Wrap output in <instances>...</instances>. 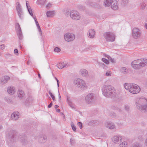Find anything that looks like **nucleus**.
I'll use <instances>...</instances> for the list:
<instances>
[{
    "label": "nucleus",
    "instance_id": "dca6fc26",
    "mask_svg": "<svg viewBox=\"0 0 147 147\" xmlns=\"http://www.w3.org/2000/svg\"><path fill=\"white\" fill-rule=\"evenodd\" d=\"M10 79V77L8 76H5L2 77L1 79L0 83L3 84L7 83Z\"/></svg>",
    "mask_w": 147,
    "mask_h": 147
},
{
    "label": "nucleus",
    "instance_id": "09e8293b",
    "mask_svg": "<svg viewBox=\"0 0 147 147\" xmlns=\"http://www.w3.org/2000/svg\"><path fill=\"white\" fill-rule=\"evenodd\" d=\"M5 47V45L4 44L1 45L0 46V49L1 50L3 49Z\"/></svg>",
    "mask_w": 147,
    "mask_h": 147
},
{
    "label": "nucleus",
    "instance_id": "13d9d810",
    "mask_svg": "<svg viewBox=\"0 0 147 147\" xmlns=\"http://www.w3.org/2000/svg\"><path fill=\"white\" fill-rule=\"evenodd\" d=\"M53 103L52 102H51L48 105V107L49 108H51L52 106Z\"/></svg>",
    "mask_w": 147,
    "mask_h": 147
},
{
    "label": "nucleus",
    "instance_id": "2eb2a0df",
    "mask_svg": "<svg viewBox=\"0 0 147 147\" xmlns=\"http://www.w3.org/2000/svg\"><path fill=\"white\" fill-rule=\"evenodd\" d=\"M117 0H112L111 2V7L114 10H116L118 8Z\"/></svg>",
    "mask_w": 147,
    "mask_h": 147
},
{
    "label": "nucleus",
    "instance_id": "39448f33",
    "mask_svg": "<svg viewBox=\"0 0 147 147\" xmlns=\"http://www.w3.org/2000/svg\"><path fill=\"white\" fill-rule=\"evenodd\" d=\"M96 99L95 94L90 93L86 95L85 98L86 102L88 104H90L93 103Z\"/></svg>",
    "mask_w": 147,
    "mask_h": 147
},
{
    "label": "nucleus",
    "instance_id": "7ed1b4c3",
    "mask_svg": "<svg viewBox=\"0 0 147 147\" xmlns=\"http://www.w3.org/2000/svg\"><path fill=\"white\" fill-rule=\"evenodd\" d=\"M147 65V59H140L135 60L131 63L132 67L134 69H139Z\"/></svg>",
    "mask_w": 147,
    "mask_h": 147
},
{
    "label": "nucleus",
    "instance_id": "774afa93",
    "mask_svg": "<svg viewBox=\"0 0 147 147\" xmlns=\"http://www.w3.org/2000/svg\"><path fill=\"white\" fill-rule=\"evenodd\" d=\"M34 21H35V22L36 24L38 23V21H37V20H35Z\"/></svg>",
    "mask_w": 147,
    "mask_h": 147
},
{
    "label": "nucleus",
    "instance_id": "680f3d73",
    "mask_svg": "<svg viewBox=\"0 0 147 147\" xmlns=\"http://www.w3.org/2000/svg\"><path fill=\"white\" fill-rule=\"evenodd\" d=\"M70 142L71 144H73L74 143V141L72 140L71 139H70Z\"/></svg>",
    "mask_w": 147,
    "mask_h": 147
},
{
    "label": "nucleus",
    "instance_id": "a19ab883",
    "mask_svg": "<svg viewBox=\"0 0 147 147\" xmlns=\"http://www.w3.org/2000/svg\"><path fill=\"white\" fill-rule=\"evenodd\" d=\"M38 2L41 5H43L46 1V0H38Z\"/></svg>",
    "mask_w": 147,
    "mask_h": 147
},
{
    "label": "nucleus",
    "instance_id": "bb28decb",
    "mask_svg": "<svg viewBox=\"0 0 147 147\" xmlns=\"http://www.w3.org/2000/svg\"><path fill=\"white\" fill-rule=\"evenodd\" d=\"M55 13L54 11H48L47 12L46 14L47 17H51Z\"/></svg>",
    "mask_w": 147,
    "mask_h": 147
},
{
    "label": "nucleus",
    "instance_id": "4be33fe9",
    "mask_svg": "<svg viewBox=\"0 0 147 147\" xmlns=\"http://www.w3.org/2000/svg\"><path fill=\"white\" fill-rule=\"evenodd\" d=\"M95 34V31L93 29H91L89 31V37L90 38L94 37Z\"/></svg>",
    "mask_w": 147,
    "mask_h": 147
},
{
    "label": "nucleus",
    "instance_id": "a18cd8bd",
    "mask_svg": "<svg viewBox=\"0 0 147 147\" xmlns=\"http://www.w3.org/2000/svg\"><path fill=\"white\" fill-rule=\"evenodd\" d=\"M52 7V4L50 3H49L46 5V7L47 8H49Z\"/></svg>",
    "mask_w": 147,
    "mask_h": 147
},
{
    "label": "nucleus",
    "instance_id": "ddd939ff",
    "mask_svg": "<svg viewBox=\"0 0 147 147\" xmlns=\"http://www.w3.org/2000/svg\"><path fill=\"white\" fill-rule=\"evenodd\" d=\"M16 8L19 18L22 19L23 18V12L21 7V5L19 2L16 3Z\"/></svg>",
    "mask_w": 147,
    "mask_h": 147
},
{
    "label": "nucleus",
    "instance_id": "c03bdc74",
    "mask_svg": "<svg viewBox=\"0 0 147 147\" xmlns=\"http://www.w3.org/2000/svg\"><path fill=\"white\" fill-rule=\"evenodd\" d=\"M78 125L80 129L82 128V124L81 122H78Z\"/></svg>",
    "mask_w": 147,
    "mask_h": 147
},
{
    "label": "nucleus",
    "instance_id": "412c9836",
    "mask_svg": "<svg viewBox=\"0 0 147 147\" xmlns=\"http://www.w3.org/2000/svg\"><path fill=\"white\" fill-rule=\"evenodd\" d=\"M47 139V137L46 136L42 135L39 137L38 141L40 143H43L46 141Z\"/></svg>",
    "mask_w": 147,
    "mask_h": 147
},
{
    "label": "nucleus",
    "instance_id": "423d86ee",
    "mask_svg": "<svg viewBox=\"0 0 147 147\" xmlns=\"http://www.w3.org/2000/svg\"><path fill=\"white\" fill-rule=\"evenodd\" d=\"M142 35L140 30L137 28H134L132 30V36L134 39H137L140 38Z\"/></svg>",
    "mask_w": 147,
    "mask_h": 147
},
{
    "label": "nucleus",
    "instance_id": "bf43d9fd",
    "mask_svg": "<svg viewBox=\"0 0 147 147\" xmlns=\"http://www.w3.org/2000/svg\"><path fill=\"white\" fill-rule=\"evenodd\" d=\"M146 6V4H142L141 5V6L143 9H144L145 8V7Z\"/></svg>",
    "mask_w": 147,
    "mask_h": 147
},
{
    "label": "nucleus",
    "instance_id": "0e129e2a",
    "mask_svg": "<svg viewBox=\"0 0 147 147\" xmlns=\"http://www.w3.org/2000/svg\"><path fill=\"white\" fill-rule=\"evenodd\" d=\"M59 107V106L57 105H56L55 106V109L58 108Z\"/></svg>",
    "mask_w": 147,
    "mask_h": 147
},
{
    "label": "nucleus",
    "instance_id": "49530a36",
    "mask_svg": "<svg viewBox=\"0 0 147 147\" xmlns=\"http://www.w3.org/2000/svg\"><path fill=\"white\" fill-rule=\"evenodd\" d=\"M108 60L110 61L111 62L113 63H115L114 59L113 58H112L111 57L110 58H109V59H108Z\"/></svg>",
    "mask_w": 147,
    "mask_h": 147
},
{
    "label": "nucleus",
    "instance_id": "8fccbe9b",
    "mask_svg": "<svg viewBox=\"0 0 147 147\" xmlns=\"http://www.w3.org/2000/svg\"><path fill=\"white\" fill-rule=\"evenodd\" d=\"M5 100L8 103H10L11 102V101L10 100V99L8 98H6L5 99Z\"/></svg>",
    "mask_w": 147,
    "mask_h": 147
},
{
    "label": "nucleus",
    "instance_id": "72a5a7b5",
    "mask_svg": "<svg viewBox=\"0 0 147 147\" xmlns=\"http://www.w3.org/2000/svg\"><path fill=\"white\" fill-rule=\"evenodd\" d=\"M71 125L73 130L75 132L76 131V127L75 126L74 123L72 122H71Z\"/></svg>",
    "mask_w": 147,
    "mask_h": 147
},
{
    "label": "nucleus",
    "instance_id": "c756f323",
    "mask_svg": "<svg viewBox=\"0 0 147 147\" xmlns=\"http://www.w3.org/2000/svg\"><path fill=\"white\" fill-rule=\"evenodd\" d=\"M132 84H128L127 83H125L124 84V86L125 88L127 90L129 91V89H130V87L131 85Z\"/></svg>",
    "mask_w": 147,
    "mask_h": 147
},
{
    "label": "nucleus",
    "instance_id": "b1692460",
    "mask_svg": "<svg viewBox=\"0 0 147 147\" xmlns=\"http://www.w3.org/2000/svg\"><path fill=\"white\" fill-rule=\"evenodd\" d=\"M67 101L68 104L70 107L72 108H74V104L72 102L70 97L68 96H67Z\"/></svg>",
    "mask_w": 147,
    "mask_h": 147
},
{
    "label": "nucleus",
    "instance_id": "3c124183",
    "mask_svg": "<svg viewBox=\"0 0 147 147\" xmlns=\"http://www.w3.org/2000/svg\"><path fill=\"white\" fill-rule=\"evenodd\" d=\"M14 52L15 54L16 55H18V50L17 49H15L14 50Z\"/></svg>",
    "mask_w": 147,
    "mask_h": 147
},
{
    "label": "nucleus",
    "instance_id": "37998d69",
    "mask_svg": "<svg viewBox=\"0 0 147 147\" xmlns=\"http://www.w3.org/2000/svg\"><path fill=\"white\" fill-rule=\"evenodd\" d=\"M38 29V30L39 32L40 33V35L41 36L42 35V31L41 30V28H40V26L37 27Z\"/></svg>",
    "mask_w": 147,
    "mask_h": 147
},
{
    "label": "nucleus",
    "instance_id": "e2e57ef3",
    "mask_svg": "<svg viewBox=\"0 0 147 147\" xmlns=\"http://www.w3.org/2000/svg\"><path fill=\"white\" fill-rule=\"evenodd\" d=\"M32 17L34 18V20H37L36 16L34 15Z\"/></svg>",
    "mask_w": 147,
    "mask_h": 147
},
{
    "label": "nucleus",
    "instance_id": "7c9ffc66",
    "mask_svg": "<svg viewBox=\"0 0 147 147\" xmlns=\"http://www.w3.org/2000/svg\"><path fill=\"white\" fill-rule=\"evenodd\" d=\"M127 144V143L126 142H124L119 145V147H125Z\"/></svg>",
    "mask_w": 147,
    "mask_h": 147
},
{
    "label": "nucleus",
    "instance_id": "603ef678",
    "mask_svg": "<svg viewBox=\"0 0 147 147\" xmlns=\"http://www.w3.org/2000/svg\"><path fill=\"white\" fill-rule=\"evenodd\" d=\"M27 9L28 11V12L30 14V13H31L32 12V11L30 7L28 8Z\"/></svg>",
    "mask_w": 147,
    "mask_h": 147
},
{
    "label": "nucleus",
    "instance_id": "79ce46f5",
    "mask_svg": "<svg viewBox=\"0 0 147 147\" xmlns=\"http://www.w3.org/2000/svg\"><path fill=\"white\" fill-rule=\"evenodd\" d=\"M143 137L141 136H140L138 137V139L139 141H141L143 140Z\"/></svg>",
    "mask_w": 147,
    "mask_h": 147
},
{
    "label": "nucleus",
    "instance_id": "aec40b11",
    "mask_svg": "<svg viewBox=\"0 0 147 147\" xmlns=\"http://www.w3.org/2000/svg\"><path fill=\"white\" fill-rule=\"evenodd\" d=\"M7 91L10 94H13L15 91V88L14 87L11 86L8 88Z\"/></svg>",
    "mask_w": 147,
    "mask_h": 147
},
{
    "label": "nucleus",
    "instance_id": "473e14b6",
    "mask_svg": "<svg viewBox=\"0 0 147 147\" xmlns=\"http://www.w3.org/2000/svg\"><path fill=\"white\" fill-rule=\"evenodd\" d=\"M49 94L51 97L53 101H55L56 100L55 96H54V95L50 91H49Z\"/></svg>",
    "mask_w": 147,
    "mask_h": 147
},
{
    "label": "nucleus",
    "instance_id": "58836bf2",
    "mask_svg": "<svg viewBox=\"0 0 147 147\" xmlns=\"http://www.w3.org/2000/svg\"><path fill=\"white\" fill-rule=\"evenodd\" d=\"M125 109V110L128 111L130 110V107L128 105H125L124 106Z\"/></svg>",
    "mask_w": 147,
    "mask_h": 147
},
{
    "label": "nucleus",
    "instance_id": "f3484780",
    "mask_svg": "<svg viewBox=\"0 0 147 147\" xmlns=\"http://www.w3.org/2000/svg\"><path fill=\"white\" fill-rule=\"evenodd\" d=\"M19 113L17 111H16L12 114L11 116V119L16 120L19 118Z\"/></svg>",
    "mask_w": 147,
    "mask_h": 147
},
{
    "label": "nucleus",
    "instance_id": "6ab92c4d",
    "mask_svg": "<svg viewBox=\"0 0 147 147\" xmlns=\"http://www.w3.org/2000/svg\"><path fill=\"white\" fill-rule=\"evenodd\" d=\"M106 127L111 129H113L115 128V125L113 123L110 122H107L105 124Z\"/></svg>",
    "mask_w": 147,
    "mask_h": 147
},
{
    "label": "nucleus",
    "instance_id": "c85d7f7f",
    "mask_svg": "<svg viewBox=\"0 0 147 147\" xmlns=\"http://www.w3.org/2000/svg\"><path fill=\"white\" fill-rule=\"evenodd\" d=\"M142 145L136 142L132 144L131 147H142Z\"/></svg>",
    "mask_w": 147,
    "mask_h": 147
},
{
    "label": "nucleus",
    "instance_id": "393cba45",
    "mask_svg": "<svg viewBox=\"0 0 147 147\" xmlns=\"http://www.w3.org/2000/svg\"><path fill=\"white\" fill-rule=\"evenodd\" d=\"M112 0H105L104 2V5L106 7H109L111 5Z\"/></svg>",
    "mask_w": 147,
    "mask_h": 147
},
{
    "label": "nucleus",
    "instance_id": "a878e982",
    "mask_svg": "<svg viewBox=\"0 0 147 147\" xmlns=\"http://www.w3.org/2000/svg\"><path fill=\"white\" fill-rule=\"evenodd\" d=\"M67 65V64L64 65V63L62 62L57 64V66L59 69H61L63 67H65Z\"/></svg>",
    "mask_w": 147,
    "mask_h": 147
},
{
    "label": "nucleus",
    "instance_id": "6e6d98bb",
    "mask_svg": "<svg viewBox=\"0 0 147 147\" xmlns=\"http://www.w3.org/2000/svg\"><path fill=\"white\" fill-rule=\"evenodd\" d=\"M30 98H29L26 99V100L25 101V104L26 105H27V102L30 100V99H29Z\"/></svg>",
    "mask_w": 147,
    "mask_h": 147
},
{
    "label": "nucleus",
    "instance_id": "e433bc0d",
    "mask_svg": "<svg viewBox=\"0 0 147 147\" xmlns=\"http://www.w3.org/2000/svg\"><path fill=\"white\" fill-rule=\"evenodd\" d=\"M111 108L113 110H119L120 109L119 107L117 106H115V105H113L111 107Z\"/></svg>",
    "mask_w": 147,
    "mask_h": 147
},
{
    "label": "nucleus",
    "instance_id": "de8ad7c7",
    "mask_svg": "<svg viewBox=\"0 0 147 147\" xmlns=\"http://www.w3.org/2000/svg\"><path fill=\"white\" fill-rule=\"evenodd\" d=\"M58 92L59 101L60 102H61V97L60 95V94L59 90H58Z\"/></svg>",
    "mask_w": 147,
    "mask_h": 147
},
{
    "label": "nucleus",
    "instance_id": "1a4fd4ad",
    "mask_svg": "<svg viewBox=\"0 0 147 147\" xmlns=\"http://www.w3.org/2000/svg\"><path fill=\"white\" fill-rule=\"evenodd\" d=\"M129 89V92L134 94L138 93L140 91L139 86L133 84H132L130 86Z\"/></svg>",
    "mask_w": 147,
    "mask_h": 147
},
{
    "label": "nucleus",
    "instance_id": "a211bd4d",
    "mask_svg": "<svg viewBox=\"0 0 147 147\" xmlns=\"http://www.w3.org/2000/svg\"><path fill=\"white\" fill-rule=\"evenodd\" d=\"M80 74L82 76L88 77V74L87 70L85 69H82L80 71Z\"/></svg>",
    "mask_w": 147,
    "mask_h": 147
},
{
    "label": "nucleus",
    "instance_id": "338daca9",
    "mask_svg": "<svg viewBox=\"0 0 147 147\" xmlns=\"http://www.w3.org/2000/svg\"><path fill=\"white\" fill-rule=\"evenodd\" d=\"M56 111L57 112H60V110L59 109H57L56 110Z\"/></svg>",
    "mask_w": 147,
    "mask_h": 147
},
{
    "label": "nucleus",
    "instance_id": "ea45409f",
    "mask_svg": "<svg viewBox=\"0 0 147 147\" xmlns=\"http://www.w3.org/2000/svg\"><path fill=\"white\" fill-rule=\"evenodd\" d=\"M111 72L110 71H107L106 73V76H111Z\"/></svg>",
    "mask_w": 147,
    "mask_h": 147
},
{
    "label": "nucleus",
    "instance_id": "f03ea898",
    "mask_svg": "<svg viewBox=\"0 0 147 147\" xmlns=\"http://www.w3.org/2000/svg\"><path fill=\"white\" fill-rule=\"evenodd\" d=\"M11 141L14 142L18 139L21 143L23 145H25L28 143V141L27 140V137L25 135H19L18 134L16 133H13L12 135H9Z\"/></svg>",
    "mask_w": 147,
    "mask_h": 147
},
{
    "label": "nucleus",
    "instance_id": "5fc2aeb1",
    "mask_svg": "<svg viewBox=\"0 0 147 147\" xmlns=\"http://www.w3.org/2000/svg\"><path fill=\"white\" fill-rule=\"evenodd\" d=\"M104 56L107 57L108 59H109V58H110V56L108 55H107L105 54H104Z\"/></svg>",
    "mask_w": 147,
    "mask_h": 147
},
{
    "label": "nucleus",
    "instance_id": "4d7b16f0",
    "mask_svg": "<svg viewBox=\"0 0 147 147\" xmlns=\"http://www.w3.org/2000/svg\"><path fill=\"white\" fill-rule=\"evenodd\" d=\"M57 85L58 87V89L59 90V81L58 80H57Z\"/></svg>",
    "mask_w": 147,
    "mask_h": 147
},
{
    "label": "nucleus",
    "instance_id": "6e6552de",
    "mask_svg": "<svg viewBox=\"0 0 147 147\" xmlns=\"http://www.w3.org/2000/svg\"><path fill=\"white\" fill-rule=\"evenodd\" d=\"M74 84L76 86L80 88H83L86 85L85 82L80 78L75 80L74 81Z\"/></svg>",
    "mask_w": 147,
    "mask_h": 147
},
{
    "label": "nucleus",
    "instance_id": "cd10ccee",
    "mask_svg": "<svg viewBox=\"0 0 147 147\" xmlns=\"http://www.w3.org/2000/svg\"><path fill=\"white\" fill-rule=\"evenodd\" d=\"M120 71L124 74H126L128 72V70L125 67H122L120 69Z\"/></svg>",
    "mask_w": 147,
    "mask_h": 147
},
{
    "label": "nucleus",
    "instance_id": "c9c22d12",
    "mask_svg": "<svg viewBox=\"0 0 147 147\" xmlns=\"http://www.w3.org/2000/svg\"><path fill=\"white\" fill-rule=\"evenodd\" d=\"M128 0H122L121 4L123 5H125L128 3Z\"/></svg>",
    "mask_w": 147,
    "mask_h": 147
},
{
    "label": "nucleus",
    "instance_id": "864d4df0",
    "mask_svg": "<svg viewBox=\"0 0 147 147\" xmlns=\"http://www.w3.org/2000/svg\"><path fill=\"white\" fill-rule=\"evenodd\" d=\"M78 8L79 9H81V10H84V8L83 6H79Z\"/></svg>",
    "mask_w": 147,
    "mask_h": 147
},
{
    "label": "nucleus",
    "instance_id": "20e7f679",
    "mask_svg": "<svg viewBox=\"0 0 147 147\" xmlns=\"http://www.w3.org/2000/svg\"><path fill=\"white\" fill-rule=\"evenodd\" d=\"M144 102H146V100L144 99H138L136 102V105L138 109L142 112H147V105H143L142 104Z\"/></svg>",
    "mask_w": 147,
    "mask_h": 147
},
{
    "label": "nucleus",
    "instance_id": "9d476101",
    "mask_svg": "<svg viewBox=\"0 0 147 147\" xmlns=\"http://www.w3.org/2000/svg\"><path fill=\"white\" fill-rule=\"evenodd\" d=\"M15 28L16 30L18 37L20 40H22L23 38V36L22 33L21 28L19 24L17 23L15 25Z\"/></svg>",
    "mask_w": 147,
    "mask_h": 147
},
{
    "label": "nucleus",
    "instance_id": "f257e3e1",
    "mask_svg": "<svg viewBox=\"0 0 147 147\" xmlns=\"http://www.w3.org/2000/svg\"><path fill=\"white\" fill-rule=\"evenodd\" d=\"M102 91L103 95L107 97H114L116 95V91L115 88L109 84L103 86Z\"/></svg>",
    "mask_w": 147,
    "mask_h": 147
},
{
    "label": "nucleus",
    "instance_id": "f8f14e48",
    "mask_svg": "<svg viewBox=\"0 0 147 147\" xmlns=\"http://www.w3.org/2000/svg\"><path fill=\"white\" fill-rule=\"evenodd\" d=\"M71 18L73 20H79L80 18L79 13L77 11H72L70 13Z\"/></svg>",
    "mask_w": 147,
    "mask_h": 147
},
{
    "label": "nucleus",
    "instance_id": "4c0bfd02",
    "mask_svg": "<svg viewBox=\"0 0 147 147\" xmlns=\"http://www.w3.org/2000/svg\"><path fill=\"white\" fill-rule=\"evenodd\" d=\"M54 51L56 52H59L61 51V49L58 47H56L54 49Z\"/></svg>",
    "mask_w": 147,
    "mask_h": 147
},
{
    "label": "nucleus",
    "instance_id": "f704fd0d",
    "mask_svg": "<svg viewBox=\"0 0 147 147\" xmlns=\"http://www.w3.org/2000/svg\"><path fill=\"white\" fill-rule=\"evenodd\" d=\"M102 61L105 63L108 64L109 63V61L105 58H103L102 59Z\"/></svg>",
    "mask_w": 147,
    "mask_h": 147
},
{
    "label": "nucleus",
    "instance_id": "69168bd1",
    "mask_svg": "<svg viewBox=\"0 0 147 147\" xmlns=\"http://www.w3.org/2000/svg\"><path fill=\"white\" fill-rule=\"evenodd\" d=\"M144 26L145 27V28L147 29V24L146 23H145V24Z\"/></svg>",
    "mask_w": 147,
    "mask_h": 147
},
{
    "label": "nucleus",
    "instance_id": "2f4dec72",
    "mask_svg": "<svg viewBox=\"0 0 147 147\" xmlns=\"http://www.w3.org/2000/svg\"><path fill=\"white\" fill-rule=\"evenodd\" d=\"M109 115L112 118H115L116 116L115 113L112 112H111V113H110Z\"/></svg>",
    "mask_w": 147,
    "mask_h": 147
},
{
    "label": "nucleus",
    "instance_id": "9b49d317",
    "mask_svg": "<svg viewBox=\"0 0 147 147\" xmlns=\"http://www.w3.org/2000/svg\"><path fill=\"white\" fill-rule=\"evenodd\" d=\"M75 36L73 34L69 33L66 34L64 36V38L66 41L70 42L73 41L75 38Z\"/></svg>",
    "mask_w": 147,
    "mask_h": 147
},
{
    "label": "nucleus",
    "instance_id": "5701e85b",
    "mask_svg": "<svg viewBox=\"0 0 147 147\" xmlns=\"http://www.w3.org/2000/svg\"><path fill=\"white\" fill-rule=\"evenodd\" d=\"M18 97L21 99H22L25 97V94L23 91L19 90L18 93Z\"/></svg>",
    "mask_w": 147,
    "mask_h": 147
},
{
    "label": "nucleus",
    "instance_id": "0eeeda50",
    "mask_svg": "<svg viewBox=\"0 0 147 147\" xmlns=\"http://www.w3.org/2000/svg\"><path fill=\"white\" fill-rule=\"evenodd\" d=\"M104 37L107 42H113L115 40V36L112 32H106L104 34Z\"/></svg>",
    "mask_w": 147,
    "mask_h": 147
},
{
    "label": "nucleus",
    "instance_id": "052dcab7",
    "mask_svg": "<svg viewBox=\"0 0 147 147\" xmlns=\"http://www.w3.org/2000/svg\"><path fill=\"white\" fill-rule=\"evenodd\" d=\"M66 15L67 16H70V13H69V11L67 12Z\"/></svg>",
    "mask_w": 147,
    "mask_h": 147
},
{
    "label": "nucleus",
    "instance_id": "4468645a",
    "mask_svg": "<svg viewBox=\"0 0 147 147\" xmlns=\"http://www.w3.org/2000/svg\"><path fill=\"white\" fill-rule=\"evenodd\" d=\"M112 141L115 144H119L120 143L122 140V136L117 135L114 136L112 138Z\"/></svg>",
    "mask_w": 147,
    "mask_h": 147
}]
</instances>
